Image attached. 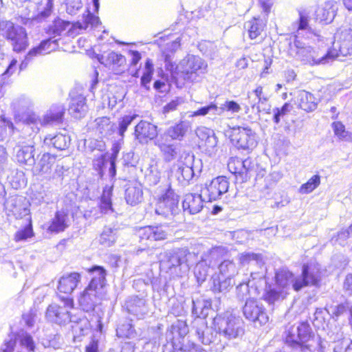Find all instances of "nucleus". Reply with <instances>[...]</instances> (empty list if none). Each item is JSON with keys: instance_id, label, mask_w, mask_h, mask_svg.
<instances>
[{"instance_id": "nucleus-61", "label": "nucleus", "mask_w": 352, "mask_h": 352, "mask_svg": "<svg viewBox=\"0 0 352 352\" xmlns=\"http://www.w3.org/2000/svg\"><path fill=\"white\" fill-rule=\"evenodd\" d=\"M236 295L241 300H246L247 301L248 299H254L250 297V287L248 283H241L236 287Z\"/></svg>"}, {"instance_id": "nucleus-62", "label": "nucleus", "mask_w": 352, "mask_h": 352, "mask_svg": "<svg viewBox=\"0 0 352 352\" xmlns=\"http://www.w3.org/2000/svg\"><path fill=\"white\" fill-rule=\"evenodd\" d=\"M82 7L81 0H69L67 3V12L71 15L76 14Z\"/></svg>"}, {"instance_id": "nucleus-42", "label": "nucleus", "mask_w": 352, "mask_h": 352, "mask_svg": "<svg viewBox=\"0 0 352 352\" xmlns=\"http://www.w3.org/2000/svg\"><path fill=\"white\" fill-rule=\"evenodd\" d=\"M117 239V230L109 227L103 229L99 239V243L104 247H111Z\"/></svg>"}, {"instance_id": "nucleus-9", "label": "nucleus", "mask_w": 352, "mask_h": 352, "mask_svg": "<svg viewBox=\"0 0 352 352\" xmlns=\"http://www.w3.org/2000/svg\"><path fill=\"white\" fill-rule=\"evenodd\" d=\"M0 31L2 35L11 42L13 50L20 52L28 46L26 30L20 25H14L10 21H0Z\"/></svg>"}, {"instance_id": "nucleus-27", "label": "nucleus", "mask_w": 352, "mask_h": 352, "mask_svg": "<svg viewBox=\"0 0 352 352\" xmlns=\"http://www.w3.org/2000/svg\"><path fill=\"white\" fill-rule=\"evenodd\" d=\"M100 24L99 17L93 14L88 9L82 15V21L74 23L68 30V33L72 35L76 30H87L89 28H95Z\"/></svg>"}, {"instance_id": "nucleus-29", "label": "nucleus", "mask_w": 352, "mask_h": 352, "mask_svg": "<svg viewBox=\"0 0 352 352\" xmlns=\"http://www.w3.org/2000/svg\"><path fill=\"white\" fill-rule=\"evenodd\" d=\"M318 100L314 96L305 90H301L297 96V103L299 108L310 112L314 111L317 108Z\"/></svg>"}, {"instance_id": "nucleus-47", "label": "nucleus", "mask_w": 352, "mask_h": 352, "mask_svg": "<svg viewBox=\"0 0 352 352\" xmlns=\"http://www.w3.org/2000/svg\"><path fill=\"white\" fill-rule=\"evenodd\" d=\"M217 142V138L216 135H214L209 138L205 142L201 143L199 146L206 154L209 156H212L216 154L218 150Z\"/></svg>"}, {"instance_id": "nucleus-54", "label": "nucleus", "mask_w": 352, "mask_h": 352, "mask_svg": "<svg viewBox=\"0 0 352 352\" xmlns=\"http://www.w3.org/2000/svg\"><path fill=\"white\" fill-rule=\"evenodd\" d=\"M228 168L232 174L236 175H239L241 176L244 175L241 159L231 158L228 163Z\"/></svg>"}, {"instance_id": "nucleus-21", "label": "nucleus", "mask_w": 352, "mask_h": 352, "mask_svg": "<svg viewBox=\"0 0 352 352\" xmlns=\"http://www.w3.org/2000/svg\"><path fill=\"white\" fill-rule=\"evenodd\" d=\"M207 199L204 197L203 194L188 193L185 195L182 202V207L184 212L190 214L199 212L204 206V202Z\"/></svg>"}, {"instance_id": "nucleus-12", "label": "nucleus", "mask_w": 352, "mask_h": 352, "mask_svg": "<svg viewBox=\"0 0 352 352\" xmlns=\"http://www.w3.org/2000/svg\"><path fill=\"white\" fill-rule=\"evenodd\" d=\"M243 314L246 319L259 325L266 324L269 320L263 305L256 299H248L245 302Z\"/></svg>"}, {"instance_id": "nucleus-2", "label": "nucleus", "mask_w": 352, "mask_h": 352, "mask_svg": "<svg viewBox=\"0 0 352 352\" xmlns=\"http://www.w3.org/2000/svg\"><path fill=\"white\" fill-rule=\"evenodd\" d=\"M91 272V280L78 298L79 305L87 312L93 311L107 294L105 270L100 266H95Z\"/></svg>"}, {"instance_id": "nucleus-49", "label": "nucleus", "mask_w": 352, "mask_h": 352, "mask_svg": "<svg viewBox=\"0 0 352 352\" xmlns=\"http://www.w3.org/2000/svg\"><path fill=\"white\" fill-rule=\"evenodd\" d=\"M112 187H105L100 199V208L102 212L107 213L111 210V197Z\"/></svg>"}, {"instance_id": "nucleus-41", "label": "nucleus", "mask_w": 352, "mask_h": 352, "mask_svg": "<svg viewBox=\"0 0 352 352\" xmlns=\"http://www.w3.org/2000/svg\"><path fill=\"white\" fill-rule=\"evenodd\" d=\"M71 25L69 21L58 19L54 20L53 24L50 25L47 30V34L54 38L60 36Z\"/></svg>"}, {"instance_id": "nucleus-4", "label": "nucleus", "mask_w": 352, "mask_h": 352, "mask_svg": "<svg viewBox=\"0 0 352 352\" xmlns=\"http://www.w3.org/2000/svg\"><path fill=\"white\" fill-rule=\"evenodd\" d=\"M162 255L164 258L160 261L161 265L177 276L186 274L196 259L195 254L186 248L166 251Z\"/></svg>"}, {"instance_id": "nucleus-31", "label": "nucleus", "mask_w": 352, "mask_h": 352, "mask_svg": "<svg viewBox=\"0 0 352 352\" xmlns=\"http://www.w3.org/2000/svg\"><path fill=\"white\" fill-rule=\"evenodd\" d=\"M287 294L283 292L275 284H266L263 294V299L270 305L280 302L286 298Z\"/></svg>"}, {"instance_id": "nucleus-1", "label": "nucleus", "mask_w": 352, "mask_h": 352, "mask_svg": "<svg viewBox=\"0 0 352 352\" xmlns=\"http://www.w3.org/2000/svg\"><path fill=\"white\" fill-rule=\"evenodd\" d=\"M320 274L319 265L315 263L303 265L302 273L298 276L286 269H279L275 273V285L288 295L291 289L298 292L305 287L318 285Z\"/></svg>"}, {"instance_id": "nucleus-20", "label": "nucleus", "mask_w": 352, "mask_h": 352, "mask_svg": "<svg viewBox=\"0 0 352 352\" xmlns=\"http://www.w3.org/2000/svg\"><path fill=\"white\" fill-rule=\"evenodd\" d=\"M157 126L147 121L141 120L135 127V138L141 144H146L157 137Z\"/></svg>"}, {"instance_id": "nucleus-52", "label": "nucleus", "mask_w": 352, "mask_h": 352, "mask_svg": "<svg viewBox=\"0 0 352 352\" xmlns=\"http://www.w3.org/2000/svg\"><path fill=\"white\" fill-rule=\"evenodd\" d=\"M263 87L258 86L252 92H249L248 94V99H251L252 96L254 97V101L250 102V105L252 109L256 108L257 113H260L261 109L259 105H257L259 102H262Z\"/></svg>"}, {"instance_id": "nucleus-45", "label": "nucleus", "mask_w": 352, "mask_h": 352, "mask_svg": "<svg viewBox=\"0 0 352 352\" xmlns=\"http://www.w3.org/2000/svg\"><path fill=\"white\" fill-rule=\"evenodd\" d=\"M221 113L222 110L221 109H218V107L216 104L211 103L208 106L203 107L198 110L192 112L189 116H204L207 114L219 116L221 115Z\"/></svg>"}, {"instance_id": "nucleus-22", "label": "nucleus", "mask_w": 352, "mask_h": 352, "mask_svg": "<svg viewBox=\"0 0 352 352\" xmlns=\"http://www.w3.org/2000/svg\"><path fill=\"white\" fill-rule=\"evenodd\" d=\"M69 226L70 219L68 214L64 210H59L47 225V230L48 232L57 234L65 231Z\"/></svg>"}, {"instance_id": "nucleus-43", "label": "nucleus", "mask_w": 352, "mask_h": 352, "mask_svg": "<svg viewBox=\"0 0 352 352\" xmlns=\"http://www.w3.org/2000/svg\"><path fill=\"white\" fill-rule=\"evenodd\" d=\"M161 173L157 164H151L146 171V182L151 186H155L159 183Z\"/></svg>"}, {"instance_id": "nucleus-59", "label": "nucleus", "mask_w": 352, "mask_h": 352, "mask_svg": "<svg viewBox=\"0 0 352 352\" xmlns=\"http://www.w3.org/2000/svg\"><path fill=\"white\" fill-rule=\"evenodd\" d=\"M33 236V230L31 223H29L23 229L17 231L14 235L16 241H21L28 239Z\"/></svg>"}, {"instance_id": "nucleus-36", "label": "nucleus", "mask_w": 352, "mask_h": 352, "mask_svg": "<svg viewBox=\"0 0 352 352\" xmlns=\"http://www.w3.org/2000/svg\"><path fill=\"white\" fill-rule=\"evenodd\" d=\"M193 160L194 156L190 153H184L180 157L182 164L179 166L178 170L184 180L188 181L194 176Z\"/></svg>"}, {"instance_id": "nucleus-57", "label": "nucleus", "mask_w": 352, "mask_h": 352, "mask_svg": "<svg viewBox=\"0 0 352 352\" xmlns=\"http://www.w3.org/2000/svg\"><path fill=\"white\" fill-rule=\"evenodd\" d=\"M137 117V115H126L121 118L118 121V134L123 136L128 126L131 124L133 120Z\"/></svg>"}, {"instance_id": "nucleus-34", "label": "nucleus", "mask_w": 352, "mask_h": 352, "mask_svg": "<svg viewBox=\"0 0 352 352\" xmlns=\"http://www.w3.org/2000/svg\"><path fill=\"white\" fill-rule=\"evenodd\" d=\"M328 336L331 341L337 342L333 352H352V340L344 339L342 332L338 330L336 333H329Z\"/></svg>"}, {"instance_id": "nucleus-63", "label": "nucleus", "mask_w": 352, "mask_h": 352, "mask_svg": "<svg viewBox=\"0 0 352 352\" xmlns=\"http://www.w3.org/2000/svg\"><path fill=\"white\" fill-rule=\"evenodd\" d=\"M173 331H176L179 336L184 337L188 332V328L184 321L177 320L172 325Z\"/></svg>"}, {"instance_id": "nucleus-15", "label": "nucleus", "mask_w": 352, "mask_h": 352, "mask_svg": "<svg viewBox=\"0 0 352 352\" xmlns=\"http://www.w3.org/2000/svg\"><path fill=\"white\" fill-rule=\"evenodd\" d=\"M178 203V196L172 189H168L158 199L155 206V213L163 217L174 214L177 210Z\"/></svg>"}, {"instance_id": "nucleus-64", "label": "nucleus", "mask_w": 352, "mask_h": 352, "mask_svg": "<svg viewBox=\"0 0 352 352\" xmlns=\"http://www.w3.org/2000/svg\"><path fill=\"white\" fill-rule=\"evenodd\" d=\"M16 338L14 336H9L8 339H6L1 346L2 352H13L14 349L16 346Z\"/></svg>"}, {"instance_id": "nucleus-56", "label": "nucleus", "mask_w": 352, "mask_h": 352, "mask_svg": "<svg viewBox=\"0 0 352 352\" xmlns=\"http://www.w3.org/2000/svg\"><path fill=\"white\" fill-rule=\"evenodd\" d=\"M195 133L199 140V145L201 144V143L205 142L206 140L209 139V138L215 135V133L213 130L206 126L198 127L196 129Z\"/></svg>"}, {"instance_id": "nucleus-18", "label": "nucleus", "mask_w": 352, "mask_h": 352, "mask_svg": "<svg viewBox=\"0 0 352 352\" xmlns=\"http://www.w3.org/2000/svg\"><path fill=\"white\" fill-rule=\"evenodd\" d=\"M138 236L140 242L148 247L152 241L166 239L167 234L162 227L146 226L139 229Z\"/></svg>"}, {"instance_id": "nucleus-24", "label": "nucleus", "mask_w": 352, "mask_h": 352, "mask_svg": "<svg viewBox=\"0 0 352 352\" xmlns=\"http://www.w3.org/2000/svg\"><path fill=\"white\" fill-rule=\"evenodd\" d=\"M81 276L77 272L67 274L60 277L58 291L60 293L71 294L80 282Z\"/></svg>"}, {"instance_id": "nucleus-30", "label": "nucleus", "mask_w": 352, "mask_h": 352, "mask_svg": "<svg viewBox=\"0 0 352 352\" xmlns=\"http://www.w3.org/2000/svg\"><path fill=\"white\" fill-rule=\"evenodd\" d=\"M70 137L66 133H58L56 135H47L44 139V144L52 146L58 150H65L70 144Z\"/></svg>"}, {"instance_id": "nucleus-16", "label": "nucleus", "mask_w": 352, "mask_h": 352, "mask_svg": "<svg viewBox=\"0 0 352 352\" xmlns=\"http://www.w3.org/2000/svg\"><path fill=\"white\" fill-rule=\"evenodd\" d=\"M118 149L113 147L111 154H101L99 157L95 158L93 161V166L96 170L102 177L107 165H109V173L111 177H114L116 174V161L118 154Z\"/></svg>"}, {"instance_id": "nucleus-10", "label": "nucleus", "mask_w": 352, "mask_h": 352, "mask_svg": "<svg viewBox=\"0 0 352 352\" xmlns=\"http://www.w3.org/2000/svg\"><path fill=\"white\" fill-rule=\"evenodd\" d=\"M230 140L235 146L243 150L253 149L257 144L256 133L248 126L233 128Z\"/></svg>"}, {"instance_id": "nucleus-19", "label": "nucleus", "mask_w": 352, "mask_h": 352, "mask_svg": "<svg viewBox=\"0 0 352 352\" xmlns=\"http://www.w3.org/2000/svg\"><path fill=\"white\" fill-rule=\"evenodd\" d=\"M219 270L221 275L225 277L226 280L223 282H219L218 287L214 284V289L219 292H222L226 289L227 284L228 285H231V278L238 273V268L233 261L226 260L219 265Z\"/></svg>"}, {"instance_id": "nucleus-25", "label": "nucleus", "mask_w": 352, "mask_h": 352, "mask_svg": "<svg viewBox=\"0 0 352 352\" xmlns=\"http://www.w3.org/2000/svg\"><path fill=\"white\" fill-rule=\"evenodd\" d=\"M58 40L59 38H54V37L51 36L47 39L42 41L37 47L29 51L26 55V58L28 59L38 55L47 54L55 51L58 47Z\"/></svg>"}, {"instance_id": "nucleus-11", "label": "nucleus", "mask_w": 352, "mask_h": 352, "mask_svg": "<svg viewBox=\"0 0 352 352\" xmlns=\"http://www.w3.org/2000/svg\"><path fill=\"white\" fill-rule=\"evenodd\" d=\"M333 49L331 51L338 53L343 56H352V23L342 26L335 34Z\"/></svg>"}, {"instance_id": "nucleus-58", "label": "nucleus", "mask_w": 352, "mask_h": 352, "mask_svg": "<svg viewBox=\"0 0 352 352\" xmlns=\"http://www.w3.org/2000/svg\"><path fill=\"white\" fill-rule=\"evenodd\" d=\"M240 262L243 264H248L251 262H255L256 264H260L262 262L261 254H254L252 252L243 253L239 257Z\"/></svg>"}, {"instance_id": "nucleus-8", "label": "nucleus", "mask_w": 352, "mask_h": 352, "mask_svg": "<svg viewBox=\"0 0 352 352\" xmlns=\"http://www.w3.org/2000/svg\"><path fill=\"white\" fill-rule=\"evenodd\" d=\"M285 334V342L292 347H300L311 351L313 346L311 342L314 338V334L307 322H301L297 327H287Z\"/></svg>"}, {"instance_id": "nucleus-3", "label": "nucleus", "mask_w": 352, "mask_h": 352, "mask_svg": "<svg viewBox=\"0 0 352 352\" xmlns=\"http://www.w3.org/2000/svg\"><path fill=\"white\" fill-rule=\"evenodd\" d=\"M164 62L166 69L173 77L176 78L180 74L185 80L190 82L197 80L199 76L207 72V63L199 56L195 55H188L175 66L172 62L170 56L165 54Z\"/></svg>"}, {"instance_id": "nucleus-28", "label": "nucleus", "mask_w": 352, "mask_h": 352, "mask_svg": "<svg viewBox=\"0 0 352 352\" xmlns=\"http://www.w3.org/2000/svg\"><path fill=\"white\" fill-rule=\"evenodd\" d=\"M337 10L338 5L336 2L327 1L322 8H320L316 10V19L320 23L324 24L330 23L333 21Z\"/></svg>"}, {"instance_id": "nucleus-6", "label": "nucleus", "mask_w": 352, "mask_h": 352, "mask_svg": "<svg viewBox=\"0 0 352 352\" xmlns=\"http://www.w3.org/2000/svg\"><path fill=\"white\" fill-rule=\"evenodd\" d=\"M214 330L224 338L236 339L244 334V324L241 318L226 311L215 316L213 319Z\"/></svg>"}, {"instance_id": "nucleus-44", "label": "nucleus", "mask_w": 352, "mask_h": 352, "mask_svg": "<svg viewBox=\"0 0 352 352\" xmlns=\"http://www.w3.org/2000/svg\"><path fill=\"white\" fill-rule=\"evenodd\" d=\"M11 105L16 111L23 112L31 108L33 103L28 97L20 96L12 101Z\"/></svg>"}, {"instance_id": "nucleus-17", "label": "nucleus", "mask_w": 352, "mask_h": 352, "mask_svg": "<svg viewBox=\"0 0 352 352\" xmlns=\"http://www.w3.org/2000/svg\"><path fill=\"white\" fill-rule=\"evenodd\" d=\"M155 144L159 148L164 160L167 162L175 160L180 153V144L172 143L166 136L160 135L155 140Z\"/></svg>"}, {"instance_id": "nucleus-40", "label": "nucleus", "mask_w": 352, "mask_h": 352, "mask_svg": "<svg viewBox=\"0 0 352 352\" xmlns=\"http://www.w3.org/2000/svg\"><path fill=\"white\" fill-rule=\"evenodd\" d=\"M56 161V157L48 153H44L39 160L36 170L38 173H48Z\"/></svg>"}, {"instance_id": "nucleus-51", "label": "nucleus", "mask_w": 352, "mask_h": 352, "mask_svg": "<svg viewBox=\"0 0 352 352\" xmlns=\"http://www.w3.org/2000/svg\"><path fill=\"white\" fill-rule=\"evenodd\" d=\"M332 128L335 135L340 140L352 142V133L346 131L343 124L340 122H334Z\"/></svg>"}, {"instance_id": "nucleus-48", "label": "nucleus", "mask_w": 352, "mask_h": 352, "mask_svg": "<svg viewBox=\"0 0 352 352\" xmlns=\"http://www.w3.org/2000/svg\"><path fill=\"white\" fill-rule=\"evenodd\" d=\"M294 25L296 26L295 39H298L301 34L303 36V32H305L306 34L311 33V28L309 25L308 18L302 13H300L298 21L296 24H294Z\"/></svg>"}, {"instance_id": "nucleus-5", "label": "nucleus", "mask_w": 352, "mask_h": 352, "mask_svg": "<svg viewBox=\"0 0 352 352\" xmlns=\"http://www.w3.org/2000/svg\"><path fill=\"white\" fill-rule=\"evenodd\" d=\"M289 53L304 64L311 66L329 63L338 56V53L333 51H328L326 54H322L318 50L305 45L298 39H295L294 43L290 44Z\"/></svg>"}, {"instance_id": "nucleus-33", "label": "nucleus", "mask_w": 352, "mask_h": 352, "mask_svg": "<svg viewBox=\"0 0 352 352\" xmlns=\"http://www.w3.org/2000/svg\"><path fill=\"white\" fill-rule=\"evenodd\" d=\"M190 128V123L188 121H181L174 126H170L162 136H166L167 138L173 140H182Z\"/></svg>"}, {"instance_id": "nucleus-32", "label": "nucleus", "mask_w": 352, "mask_h": 352, "mask_svg": "<svg viewBox=\"0 0 352 352\" xmlns=\"http://www.w3.org/2000/svg\"><path fill=\"white\" fill-rule=\"evenodd\" d=\"M34 146L32 144L19 145L16 153V158L19 163L28 166H32L34 162Z\"/></svg>"}, {"instance_id": "nucleus-50", "label": "nucleus", "mask_w": 352, "mask_h": 352, "mask_svg": "<svg viewBox=\"0 0 352 352\" xmlns=\"http://www.w3.org/2000/svg\"><path fill=\"white\" fill-rule=\"evenodd\" d=\"M320 184V177L318 175L312 176L305 184L299 188L301 194H308L315 190Z\"/></svg>"}, {"instance_id": "nucleus-38", "label": "nucleus", "mask_w": 352, "mask_h": 352, "mask_svg": "<svg viewBox=\"0 0 352 352\" xmlns=\"http://www.w3.org/2000/svg\"><path fill=\"white\" fill-rule=\"evenodd\" d=\"M142 190L140 186H129L125 190V199L127 204L133 206L142 199Z\"/></svg>"}, {"instance_id": "nucleus-39", "label": "nucleus", "mask_w": 352, "mask_h": 352, "mask_svg": "<svg viewBox=\"0 0 352 352\" xmlns=\"http://www.w3.org/2000/svg\"><path fill=\"white\" fill-rule=\"evenodd\" d=\"M100 61L107 66H112L114 68L115 67H120L124 66L126 63V58L120 54L111 52L105 57V59L102 56Z\"/></svg>"}, {"instance_id": "nucleus-35", "label": "nucleus", "mask_w": 352, "mask_h": 352, "mask_svg": "<svg viewBox=\"0 0 352 352\" xmlns=\"http://www.w3.org/2000/svg\"><path fill=\"white\" fill-rule=\"evenodd\" d=\"M85 98L82 95L72 98L69 112L75 118H81L85 116L87 111Z\"/></svg>"}, {"instance_id": "nucleus-13", "label": "nucleus", "mask_w": 352, "mask_h": 352, "mask_svg": "<svg viewBox=\"0 0 352 352\" xmlns=\"http://www.w3.org/2000/svg\"><path fill=\"white\" fill-rule=\"evenodd\" d=\"M220 253L219 248H214L205 253L194 269L195 276L199 283H202L206 280L209 274L210 267H213L212 261H215Z\"/></svg>"}, {"instance_id": "nucleus-60", "label": "nucleus", "mask_w": 352, "mask_h": 352, "mask_svg": "<svg viewBox=\"0 0 352 352\" xmlns=\"http://www.w3.org/2000/svg\"><path fill=\"white\" fill-rule=\"evenodd\" d=\"M325 311L333 318H338L346 311V307L343 304H340L336 306L331 305L327 306L325 307Z\"/></svg>"}, {"instance_id": "nucleus-55", "label": "nucleus", "mask_w": 352, "mask_h": 352, "mask_svg": "<svg viewBox=\"0 0 352 352\" xmlns=\"http://www.w3.org/2000/svg\"><path fill=\"white\" fill-rule=\"evenodd\" d=\"M292 105L289 103H285L281 108H274L273 109V121L278 124L280 119L283 118L291 111Z\"/></svg>"}, {"instance_id": "nucleus-26", "label": "nucleus", "mask_w": 352, "mask_h": 352, "mask_svg": "<svg viewBox=\"0 0 352 352\" xmlns=\"http://www.w3.org/2000/svg\"><path fill=\"white\" fill-rule=\"evenodd\" d=\"M65 109L62 105H53L40 119L41 126L54 125L62 122Z\"/></svg>"}, {"instance_id": "nucleus-37", "label": "nucleus", "mask_w": 352, "mask_h": 352, "mask_svg": "<svg viewBox=\"0 0 352 352\" xmlns=\"http://www.w3.org/2000/svg\"><path fill=\"white\" fill-rule=\"evenodd\" d=\"M265 25V23L261 19L254 17L246 21L244 28L248 31L250 38L255 39L261 35Z\"/></svg>"}, {"instance_id": "nucleus-23", "label": "nucleus", "mask_w": 352, "mask_h": 352, "mask_svg": "<svg viewBox=\"0 0 352 352\" xmlns=\"http://www.w3.org/2000/svg\"><path fill=\"white\" fill-rule=\"evenodd\" d=\"M128 312L138 318H142L148 313V306L144 298L131 297L125 303Z\"/></svg>"}, {"instance_id": "nucleus-7", "label": "nucleus", "mask_w": 352, "mask_h": 352, "mask_svg": "<svg viewBox=\"0 0 352 352\" xmlns=\"http://www.w3.org/2000/svg\"><path fill=\"white\" fill-rule=\"evenodd\" d=\"M73 308V298L60 297L58 302H52L47 307L45 318L48 322L58 325H65L70 322H76L78 318L71 314V310Z\"/></svg>"}, {"instance_id": "nucleus-53", "label": "nucleus", "mask_w": 352, "mask_h": 352, "mask_svg": "<svg viewBox=\"0 0 352 352\" xmlns=\"http://www.w3.org/2000/svg\"><path fill=\"white\" fill-rule=\"evenodd\" d=\"M144 69L145 71L141 78V85L146 87L147 84L151 82L154 72L153 64L151 59H146Z\"/></svg>"}, {"instance_id": "nucleus-14", "label": "nucleus", "mask_w": 352, "mask_h": 352, "mask_svg": "<svg viewBox=\"0 0 352 352\" xmlns=\"http://www.w3.org/2000/svg\"><path fill=\"white\" fill-rule=\"evenodd\" d=\"M229 182L225 177H217L213 179L208 185H206L201 190L207 201L212 202L220 199L228 192Z\"/></svg>"}, {"instance_id": "nucleus-46", "label": "nucleus", "mask_w": 352, "mask_h": 352, "mask_svg": "<svg viewBox=\"0 0 352 352\" xmlns=\"http://www.w3.org/2000/svg\"><path fill=\"white\" fill-rule=\"evenodd\" d=\"M192 313L196 317H205L208 315V313L206 311L208 310L210 303L205 300H192Z\"/></svg>"}]
</instances>
